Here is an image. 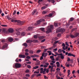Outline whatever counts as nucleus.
<instances>
[{
    "mask_svg": "<svg viewBox=\"0 0 79 79\" xmlns=\"http://www.w3.org/2000/svg\"><path fill=\"white\" fill-rule=\"evenodd\" d=\"M62 46H63V47H62V49L64 50H66V49H67L68 48V47L66 46V45L64 44V43H63L62 45Z\"/></svg>",
    "mask_w": 79,
    "mask_h": 79,
    "instance_id": "7",
    "label": "nucleus"
},
{
    "mask_svg": "<svg viewBox=\"0 0 79 79\" xmlns=\"http://www.w3.org/2000/svg\"><path fill=\"white\" fill-rule=\"evenodd\" d=\"M40 52H41V50H38L37 51V52L39 53Z\"/></svg>",
    "mask_w": 79,
    "mask_h": 79,
    "instance_id": "60",
    "label": "nucleus"
},
{
    "mask_svg": "<svg viewBox=\"0 0 79 79\" xmlns=\"http://www.w3.org/2000/svg\"><path fill=\"white\" fill-rule=\"evenodd\" d=\"M51 62H52V63H50V64L51 66L53 65L54 64V63H56L55 61H53V60H52L51 61Z\"/></svg>",
    "mask_w": 79,
    "mask_h": 79,
    "instance_id": "13",
    "label": "nucleus"
},
{
    "mask_svg": "<svg viewBox=\"0 0 79 79\" xmlns=\"http://www.w3.org/2000/svg\"><path fill=\"white\" fill-rule=\"evenodd\" d=\"M25 54L26 56H28V55H29V53L27 52H25Z\"/></svg>",
    "mask_w": 79,
    "mask_h": 79,
    "instance_id": "47",
    "label": "nucleus"
},
{
    "mask_svg": "<svg viewBox=\"0 0 79 79\" xmlns=\"http://www.w3.org/2000/svg\"><path fill=\"white\" fill-rule=\"evenodd\" d=\"M42 53L44 54V58H45L48 55V53H45V52H43Z\"/></svg>",
    "mask_w": 79,
    "mask_h": 79,
    "instance_id": "19",
    "label": "nucleus"
},
{
    "mask_svg": "<svg viewBox=\"0 0 79 79\" xmlns=\"http://www.w3.org/2000/svg\"><path fill=\"white\" fill-rule=\"evenodd\" d=\"M56 70L57 71H60V69L57 68L56 69Z\"/></svg>",
    "mask_w": 79,
    "mask_h": 79,
    "instance_id": "53",
    "label": "nucleus"
},
{
    "mask_svg": "<svg viewBox=\"0 0 79 79\" xmlns=\"http://www.w3.org/2000/svg\"><path fill=\"white\" fill-rule=\"evenodd\" d=\"M43 22H45V20L43 19H40L37 21V24L36 23H35V26H36V25H37V24H39L40 23H43Z\"/></svg>",
    "mask_w": 79,
    "mask_h": 79,
    "instance_id": "2",
    "label": "nucleus"
},
{
    "mask_svg": "<svg viewBox=\"0 0 79 79\" xmlns=\"http://www.w3.org/2000/svg\"><path fill=\"white\" fill-rule=\"evenodd\" d=\"M51 2L52 3H55V0H51Z\"/></svg>",
    "mask_w": 79,
    "mask_h": 79,
    "instance_id": "51",
    "label": "nucleus"
},
{
    "mask_svg": "<svg viewBox=\"0 0 79 79\" xmlns=\"http://www.w3.org/2000/svg\"><path fill=\"white\" fill-rule=\"evenodd\" d=\"M79 33H75V37H77V36H78V35H79Z\"/></svg>",
    "mask_w": 79,
    "mask_h": 79,
    "instance_id": "34",
    "label": "nucleus"
},
{
    "mask_svg": "<svg viewBox=\"0 0 79 79\" xmlns=\"http://www.w3.org/2000/svg\"><path fill=\"white\" fill-rule=\"evenodd\" d=\"M74 20V19L73 18H70V21H73Z\"/></svg>",
    "mask_w": 79,
    "mask_h": 79,
    "instance_id": "55",
    "label": "nucleus"
},
{
    "mask_svg": "<svg viewBox=\"0 0 79 79\" xmlns=\"http://www.w3.org/2000/svg\"><path fill=\"white\" fill-rule=\"evenodd\" d=\"M27 67L28 68H29V69L31 68V66L29 65H28L27 66Z\"/></svg>",
    "mask_w": 79,
    "mask_h": 79,
    "instance_id": "52",
    "label": "nucleus"
},
{
    "mask_svg": "<svg viewBox=\"0 0 79 79\" xmlns=\"http://www.w3.org/2000/svg\"><path fill=\"white\" fill-rule=\"evenodd\" d=\"M15 20L14 19H12V20H11V22H15Z\"/></svg>",
    "mask_w": 79,
    "mask_h": 79,
    "instance_id": "59",
    "label": "nucleus"
},
{
    "mask_svg": "<svg viewBox=\"0 0 79 79\" xmlns=\"http://www.w3.org/2000/svg\"><path fill=\"white\" fill-rule=\"evenodd\" d=\"M29 53L30 54H33L34 53V52H33V51L32 50H30L29 51Z\"/></svg>",
    "mask_w": 79,
    "mask_h": 79,
    "instance_id": "30",
    "label": "nucleus"
},
{
    "mask_svg": "<svg viewBox=\"0 0 79 79\" xmlns=\"http://www.w3.org/2000/svg\"><path fill=\"white\" fill-rule=\"evenodd\" d=\"M27 64H31V62L29 61L26 62Z\"/></svg>",
    "mask_w": 79,
    "mask_h": 79,
    "instance_id": "62",
    "label": "nucleus"
},
{
    "mask_svg": "<svg viewBox=\"0 0 79 79\" xmlns=\"http://www.w3.org/2000/svg\"><path fill=\"white\" fill-rule=\"evenodd\" d=\"M17 22V23H20V20H15V22Z\"/></svg>",
    "mask_w": 79,
    "mask_h": 79,
    "instance_id": "38",
    "label": "nucleus"
},
{
    "mask_svg": "<svg viewBox=\"0 0 79 79\" xmlns=\"http://www.w3.org/2000/svg\"><path fill=\"white\" fill-rule=\"evenodd\" d=\"M56 64L57 67V68L60 67V62H57L56 63Z\"/></svg>",
    "mask_w": 79,
    "mask_h": 79,
    "instance_id": "16",
    "label": "nucleus"
},
{
    "mask_svg": "<svg viewBox=\"0 0 79 79\" xmlns=\"http://www.w3.org/2000/svg\"><path fill=\"white\" fill-rule=\"evenodd\" d=\"M19 57L21 58H25V57H26V56L24 55L20 54L19 55Z\"/></svg>",
    "mask_w": 79,
    "mask_h": 79,
    "instance_id": "10",
    "label": "nucleus"
},
{
    "mask_svg": "<svg viewBox=\"0 0 79 79\" xmlns=\"http://www.w3.org/2000/svg\"><path fill=\"white\" fill-rule=\"evenodd\" d=\"M25 52H29V49H26L25 50Z\"/></svg>",
    "mask_w": 79,
    "mask_h": 79,
    "instance_id": "58",
    "label": "nucleus"
},
{
    "mask_svg": "<svg viewBox=\"0 0 79 79\" xmlns=\"http://www.w3.org/2000/svg\"><path fill=\"white\" fill-rule=\"evenodd\" d=\"M37 12V10L35 9V10H34V11L32 13L31 15H34Z\"/></svg>",
    "mask_w": 79,
    "mask_h": 79,
    "instance_id": "18",
    "label": "nucleus"
},
{
    "mask_svg": "<svg viewBox=\"0 0 79 79\" xmlns=\"http://www.w3.org/2000/svg\"><path fill=\"white\" fill-rule=\"evenodd\" d=\"M26 58H27V59H31V56H28L26 57Z\"/></svg>",
    "mask_w": 79,
    "mask_h": 79,
    "instance_id": "41",
    "label": "nucleus"
},
{
    "mask_svg": "<svg viewBox=\"0 0 79 79\" xmlns=\"http://www.w3.org/2000/svg\"><path fill=\"white\" fill-rule=\"evenodd\" d=\"M53 16V14H50L48 15V17H52Z\"/></svg>",
    "mask_w": 79,
    "mask_h": 79,
    "instance_id": "39",
    "label": "nucleus"
},
{
    "mask_svg": "<svg viewBox=\"0 0 79 79\" xmlns=\"http://www.w3.org/2000/svg\"><path fill=\"white\" fill-rule=\"evenodd\" d=\"M19 29H17L16 30V34L17 35H20V32L19 31Z\"/></svg>",
    "mask_w": 79,
    "mask_h": 79,
    "instance_id": "8",
    "label": "nucleus"
},
{
    "mask_svg": "<svg viewBox=\"0 0 79 79\" xmlns=\"http://www.w3.org/2000/svg\"><path fill=\"white\" fill-rule=\"evenodd\" d=\"M8 40L9 41V42H13V38H9L8 39Z\"/></svg>",
    "mask_w": 79,
    "mask_h": 79,
    "instance_id": "15",
    "label": "nucleus"
},
{
    "mask_svg": "<svg viewBox=\"0 0 79 79\" xmlns=\"http://www.w3.org/2000/svg\"><path fill=\"white\" fill-rule=\"evenodd\" d=\"M1 42L2 43H4V42H5V40H1Z\"/></svg>",
    "mask_w": 79,
    "mask_h": 79,
    "instance_id": "61",
    "label": "nucleus"
},
{
    "mask_svg": "<svg viewBox=\"0 0 79 79\" xmlns=\"http://www.w3.org/2000/svg\"><path fill=\"white\" fill-rule=\"evenodd\" d=\"M34 27H30L28 28V30L29 31H31L32 30V29H33Z\"/></svg>",
    "mask_w": 79,
    "mask_h": 79,
    "instance_id": "17",
    "label": "nucleus"
},
{
    "mask_svg": "<svg viewBox=\"0 0 79 79\" xmlns=\"http://www.w3.org/2000/svg\"><path fill=\"white\" fill-rule=\"evenodd\" d=\"M38 68H39V66H35V67H34L33 69H38Z\"/></svg>",
    "mask_w": 79,
    "mask_h": 79,
    "instance_id": "35",
    "label": "nucleus"
},
{
    "mask_svg": "<svg viewBox=\"0 0 79 79\" xmlns=\"http://www.w3.org/2000/svg\"><path fill=\"white\" fill-rule=\"evenodd\" d=\"M54 26L55 27H57L58 26H60V23H54Z\"/></svg>",
    "mask_w": 79,
    "mask_h": 79,
    "instance_id": "11",
    "label": "nucleus"
},
{
    "mask_svg": "<svg viewBox=\"0 0 79 79\" xmlns=\"http://www.w3.org/2000/svg\"><path fill=\"white\" fill-rule=\"evenodd\" d=\"M46 8V7L45 6H43L41 7L42 10H44Z\"/></svg>",
    "mask_w": 79,
    "mask_h": 79,
    "instance_id": "44",
    "label": "nucleus"
},
{
    "mask_svg": "<svg viewBox=\"0 0 79 79\" xmlns=\"http://www.w3.org/2000/svg\"><path fill=\"white\" fill-rule=\"evenodd\" d=\"M15 61L17 63L19 62V60H18V58H17L15 60Z\"/></svg>",
    "mask_w": 79,
    "mask_h": 79,
    "instance_id": "49",
    "label": "nucleus"
},
{
    "mask_svg": "<svg viewBox=\"0 0 79 79\" xmlns=\"http://www.w3.org/2000/svg\"><path fill=\"white\" fill-rule=\"evenodd\" d=\"M51 68V72H52L53 71V68L52 67V66L51 65L49 66V69H50Z\"/></svg>",
    "mask_w": 79,
    "mask_h": 79,
    "instance_id": "14",
    "label": "nucleus"
},
{
    "mask_svg": "<svg viewBox=\"0 0 79 79\" xmlns=\"http://www.w3.org/2000/svg\"><path fill=\"white\" fill-rule=\"evenodd\" d=\"M64 31H65V29H64L60 28L56 30V32H64Z\"/></svg>",
    "mask_w": 79,
    "mask_h": 79,
    "instance_id": "5",
    "label": "nucleus"
},
{
    "mask_svg": "<svg viewBox=\"0 0 79 79\" xmlns=\"http://www.w3.org/2000/svg\"><path fill=\"white\" fill-rule=\"evenodd\" d=\"M44 71H46V73H48V72L49 71V69H47L46 68H44Z\"/></svg>",
    "mask_w": 79,
    "mask_h": 79,
    "instance_id": "20",
    "label": "nucleus"
},
{
    "mask_svg": "<svg viewBox=\"0 0 79 79\" xmlns=\"http://www.w3.org/2000/svg\"><path fill=\"white\" fill-rule=\"evenodd\" d=\"M27 43H31V42H32V40H28L27 41Z\"/></svg>",
    "mask_w": 79,
    "mask_h": 79,
    "instance_id": "23",
    "label": "nucleus"
},
{
    "mask_svg": "<svg viewBox=\"0 0 79 79\" xmlns=\"http://www.w3.org/2000/svg\"><path fill=\"white\" fill-rule=\"evenodd\" d=\"M44 54L42 53V56L40 57V60H43L44 59Z\"/></svg>",
    "mask_w": 79,
    "mask_h": 79,
    "instance_id": "21",
    "label": "nucleus"
},
{
    "mask_svg": "<svg viewBox=\"0 0 79 79\" xmlns=\"http://www.w3.org/2000/svg\"><path fill=\"white\" fill-rule=\"evenodd\" d=\"M76 29H77V28H73V29H72L71 31H72V32H73V31H76Z\"/></svg>",
    "mask_w": 79,
    "mask_h": 79,
    "instance_id": "40",
    "label": "nucleus"
},
{
    "mask_svg": "<svg viewBox=\"0 0 79 79\" xmlns=\"http://www.w3.org/2000/svg\"><path fill=\"white\" fill-rule=\"evenodd\" d=\"M68 55V56H73V57H75L76 56H75V55L74 54H71V53H68V52H67L65 53V55Z\"/></svg>",
    "mask_w": 79,
    "mask_h": 79,
    "instance_id": "6",
    "label": "nucleus"
},
{
    "mask_svg": "<svg viewBox=\"0 0 79 79\" xmlns=\"http://www.w3.org/2000/svg\"><path fill=\"white\" fill-rule=\"evenodd\" d=\"M8 47V44L6 43H5L2 46V49H4V48H6Z\"/></svg>",
    "mask_w": 79,
    "mask_h": 79,
    "instance_id": "9",
    "label": "nucleus"
},
{
    "mask_svg": "<svg viewBox=\"0 0 79 79\" xmlns=\"http://www.w3.org/2000/svg\"><path fill=\"white\" fill-rule=\"evenodd\" d=\"M50 58L51 59L52 61H55V58H54V56H51L50 57Z\"/></svg>",
    "mask_w": 79,
    "mask_h": 79,
    "instance_id": "12",
    "label": "nucleus"
},
{
    "mask_svg": "<svg viewBox=\"0 0 79 79\" xmlns=\"http://www.w3.org/2000/svg\"><path fill=\"white\" fill-rule=\"evenodd\" d=\"M57 48H56L55 49H53L52 51L53 52H55V51H57Z\"/></svg>",
    "mask_w": 79,
    "mask_h": 79,
    "instance_id": "36",
    "label": "nucleus"
},
{
    "mask_svg": "<svg viewBox=\"0 0 79 79\" xmlns=\"http://www.w3.org/2000/svg\"><path fill=\"white\" fill-rule=\"evenodd\" d=\"M44 38H45V36H41L39 37L40 39H44Z\"/></svg>",
    "mask_w": 79,
    "mask_h": 79,
    "instance_id": "27",
    "label": "nucleus"
},
{
    "mask_svg": "<svg viewBox=\"0 0 79 79\" xmlns=\"http://www.w3.org/2000/svg\"><path fill=\"white\" fill-rule=\"evenodd\" d=\"M41 48L42 49H43L44 48H46V47H45V46H43L41 47Z\"/></svg>",
    "mask_w": 79,
    "mask_h": 79,
    "instance_id": "45",
    "label": "nucleus"
},
{
    "mask_svg": "<svg viewBox=\"0 0 79 79\" xmlns=\"http://www.w3.org/2000/svg\"><path fill=\"white\" fill-rule=\"evenodd\" d=\"M26 34V33L24 32H22L21 33V35H22V36H24V35Z\"/></svg>",
    "mask_w": 79,
    "mask_h": 79,
    "instance_id": "31",
    "label": "nucleus"
},
{
    "mask_svg": "<svg viewBox=\"0 0 79 79\" xmlns=\"http://www.w3.org/2000/svg\"><path fill=\"white\" fill-rule=\"evenodd\" d=\"M14 32V30L13 28H10L8 29L7 31L6 32V34L8 33H13Z\"/></svg>",
    "mask_w": 79,
    "mask_h": 79,
    "instance_id": "3",
    "label": "nucleus"
},
{
    "mask_svg": "<svg viewBox=\"0 0 79 79\" xmlns=\"http://www.w3.org/2000/svg\"><path fill=\"white\" fill-rule=\"evenodd\" d=\"M46 28V34H48L50 32H52V29H53V25H51L50 26H48Z\"/></svg>",
    "mask_w": 79,
    "mask_h": 79,
    "instance_id": "1",
    "label": "nucleus"
},
{
    "mask_svg": "<svg viewBox=\"0 0 79 79\" xmlns=\"http://www.w3.org/2000/svg\"><path fill=\"white\" fill-rule=\"evenodd\" d=\"M40 30L42 31H43V32H45V31L44 30V29H45V28H40Z\"/></svg>",
    "mask_w": 79,
    "mask_h": 79,
    "instance_id": "25",
    "label": "nucleus"
},
{
    "mask_svg": "<svg viewBox=\"0 0 79 79\" xmlns=\"http://www.w3.org/2000/svg\"><path fill=\"white\" fill-rule=\"evenodd\" d=\"M47 13V12L45 11H44L42 12V14L44 15V14H46Z\"/></svg>",
    "mask_w": 79,
    "mask_h": 79,
    "instance_id": "50",
    "label": "nucleus"
},
{
    "mask_svg": "<svg viewBox=\"0 0 79 79\" xmlns=\"http://www.w3.org/2000/svg\"><path fill=\"white\" fill-rule=\"evenodd\" d=\"M44 71V68H42L40 69V73L41 74H42V73H43V72Z\"/></svg>",
    "mask_w": 79,
    "mask_h": 79,
    "instance_id": "22",
    "label": "nucleus"
},
{
    "mask_svg": "<svg viewBox=\"0 0 79 79\" xmlns=\"http://www.w3.org/2000/svg\"><path fill=\"white\" fill-rule=\"evenodd\" d=\"M62 49H59L58 50V52L59 53H62Z\"/></svg>",
    "mask_w": 79,
    "mask_h": 79,
    "instance_id": "24",
    "label": "nucleus"
},
{
    "mask_svg": "<svg viewBox=\"0 0 79 79\" xmlns=\"http://www.w3.org/2000/svg\"><path fill=\"white\" fill-rule=\"evenodd\" d=\"M59 55H60V56H63V54L61 53L60 54H59L57 55V56H59Z\"/></svg>",
    "mask_w": 79,
    "mask_h": 79,
    "instance_id": "54",
    "label": "nucleus"
},
{
    "mask_svg": "<svg viewBox=\"0 0 79 79\" xmlns=\"http://www.w3.org/2000/svg\"><path fill=\"white\" fill-rule=\"evenodd\" d=\"M59 41H56L55 42L53 45H55V44H56L57 43H58Z\"/></svg>",
    "mask_w": 79,
    "mask_h": 79,
    "instance_id": "43",
    "label": "nucleus"
},
{
    "mask_svg": "<svg viewBox=\"0 0 79 79\" xmlns=\"http://www.w3.org/2000/svg\"><path fill=\"white\" fill-rule=\"evenodd\" d=\"M21 66V64L19 63H16L15 64V66L13 65V67L15 68H20Z\"/></svg>",
    "mask_w": 79,
    "mask_h": 79,
    "instance_id": "4",
    "label": "nucleus"
},
{
    "mask_svg": "<svg viewBox=\"0 0 79 79\" xmlns=\"http://www.w3.org/2000/svg\"><path fill=\"white\" fill-rule=\"evenodd\" d=\"M23 45L25 47H27V44L26 43H24L23 44Z\"/></svg>",
    "mask_w": 79,
    "mask_h": 79,
    "instance_id": "29",
    "label": "nucleus"
},
{
    "mask_svg": "<svg viewBox=\"0 0 79 79\" xmlns=\"http://www.w3.org/2000/svg\"><path fill=\"white\" fill-rule=\"evenodd\" d=\"M44 78L45 79H48V77H47L46 76H44Z\"/></svg>",
    "mask_w": 79,
    "mask_h": 79,
    "instance_id": "63",
    "label": "nucleus"
},
{
    "mask_svg": "<svg viewBox=\"0 0 79 79\" xmlns=\"http://www.w3.org/2000/svg\"><path fill=\"white\" fill-rule=\"evenodd\" d=\"M6 18H7V19H8V20H10V19H12L11 18H10V17H9V16H6Z\"/></svg>",
    "mask_w": 79,
    "mask_h": 79,
    "instance_id": "33",
    "label": "nucleus"
},
{
    "mask_svg": "<svg viewBox=\"0 0 79 79\" xmlns=\"http://www.w3.org/2000/svg\"><path fill=\"white\" fill-rule=\"evenodd\" d=\"M59 56H58L57 58H56L55 59V60L56 61H58V60H59Z\"/></svg>",
    "mask_w": 79,
    "mask_h": 79,
    "instance_id": "37",
    "label": "nucleus"
},
{
    "mask_svg": "<svg viewBox=\"0 0 79 79\" xmlns=\"http://www.w3.org/2000/svg\"><path fill=\"white\" fill-rule=\"evenodd\" d=\"M16 11L14 10V12H13V15H15V14H16Z\"/></svg>",
    "mask_w": 79,
    "mask_h": 79,
    "instance_id": "56",
    "label": "nucleus"
},
{
    "mask_svg": "<svg viewBox=\"0 0 79 79\" xmlns=\"http://www.w3.org/2000/svg\"><path fill=\"white\" fill-rule=\"evenodd\" d=\"M29 70L27 69L25 71V73H29Z\"/></svg>",
    "mask_w": 79,
    "mask_h": 79,
    "instance_id": "46",
    "label": "nucleus"
},
{
    "mask_svg": "<svg viewBox=\"0 0 79 79\" xmlns=\"http://www.w3.org/2000/svg\"><path fill=\"white\" fill-rule=\"evenodd\" d=\"M34 37L35 39H37V36L36 35H34Z\"/></svg>",
    "mask_w": 79,
    "mask_h": 79,
    "instance_id": "48",
    "label": "nucleus"
},
{
    "mask_svg": "<svg viewBox=\"0 0 79 79\" xmlns=\"http://www.w3.org/2000/svg\"><path fill=\"white\" fill-rule=\"evenodd\" d=\"M70 36L71 38H74V37H76L75 36L73 35H70Z\"/></svg>",
    "mask_w": 79,
    "mask_h": 79,
    "instance_id": "32",
    "label": "nucleus"
},
{
    "mask_svg": "<svg viewBox=\"0 0 79 79\" xmlns=\"http://www.w3.org/2000/svg\"><path fill=\"white\" fill-rule=\"evenodd\" d=\"M34 73H36V74H39V71H38V72L35 71L34 72Z\"/></svg>",
    "mask_w": 79,
    "mask_h": 79,
    "instance_id": "57",
    "label": "nucleus"
},
{
    "mask_svg": "<svg viewBox=\"0 0 79 79\" xmlns=\"http://www.w3.org/2000/svg\"><path fill=\"white\" fill-rule=\"evenodd\" d=\"M60 58L61 59H64V56L62 55V56H60Z\"/></svg>",
    "mask_w": 79,
    "mask_h": 79,
    "instance_id": "42",
    "label": "nucleus"
},
{
    "mask_svg": "<svg viewBox=\"0 0 79 79\" xmlns=\"http://www.w3.org/2000/svg\"><path fill=\"white\" fill-rule=\"evenodd\" d=\"M67 73L68 74V75H67V76L68 77V76L71 74V73H70V70H69L68 71Z\"/></svg>",
    "mask_w": 79,
    "mask_h": 79,
    "instance_id": "28",
    "label": "nucleus"
},
{
    "mask_svg": "<svg viewBox=\"0 0 79 79\" xmlns=\"http://www.w3.org/2000/svg\"><path fill=\"white\" fill-rule=\"evenodd\" d=\"M31 58H35V56H34L33 55H32L31 56Z\"/></svg>",
    "mask_w": 79,
    "mask_h": 79,
    "instance_id": "64",
    "label": "nucleus"
},
{
    "mask_svg": "<svg viewBox=\"0 0 79 79\" xmlns=\"http://www.w3.org/2000/svg\"><path fill=\"white\" fill-rule=\"evenodd\" d=\"M48 53H49V55H52V51H47Z\"/></svg>",
    "mask_w": 79,
    "mask_h": 79,
    "instance_id": "26",
    "label": "nucleus"
}]
</instances>
